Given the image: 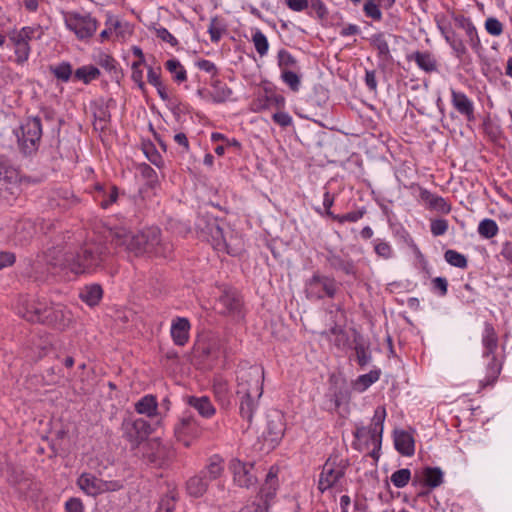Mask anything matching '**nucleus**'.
<instances>
[{"mask_svg":"<svg viewBox=\"0 0 512 512\" xmlns=\"http://www.w3.org/2000/svg\"><path fill=\"white\" fill-rule=\"evenodd\" d=\"M111 242L115 247L123 248L136 257L148 255L167 258L173 251V245L163 241L158 227H148L135 234L118 229L113 233Z\"/></svg>","mask_w":512,"mask_h":512,"instance_id":"obj_1","label":"nucleus"},{"mask_svg":"<svg viewBox=\"0 0 512 512\" xmlns=\"http://www.w3.org/2000/svg\"><path fill=\"white\" fill-rule=\"evenodd\" d=\"M481 345L484 376L479 379V386L480 388L492 387L501 374L505 357L498 352V334L490 322L484 323Z\"/></svg>","mask_w":512,"mask_h":512,"instance_id":"obj_2","label":"nucleus"},{"mask_svg":"<svg viewBox=\"0 0 512 512\" xmlns=\"http://www.w3.org/2000/svg\"><path fill=\"white\" fill-rule=\"evenodd\" d=\"M108 254L105 244L89 241L84 243L75 254L67 255L65 262L74 274L90 273L103 265Z\"/></svg>","mask_w":512,"mask_h":512,"instance_id":"obj_3","label":"nucleus"},{"mask_svg":"<svg viewBox=\"0 0 512 512\" xmlns=\"http://www.w3.org/2000/svg\"><path fill=\"white\" fill-rule=\"evenodd\" d=\"M17 144L24 156H32L38 151L41 137L42 124L39 116L27 117L25 122L15 131Z\"/></svg>","mask_w":512,"mask_h":512,"instance_id":"obj_4","label":"nucleus"},{"mask_svg":"<svg viewBox=\"0 0 512 512\" xmlns=\"http://www.w3.org/2000/svg\"><path fill=\"white\" fill-rule=\"evenodd\" d=\"M339 285L334 277L315 272L305 282L304 292L306 298L311 301L334 299L339 291Z\"/></svg>","mask_w":512,"mask_h":512,"instance_id":"obj_5","label":"nucleus"},{"mask_svg":"<svg viewBox=\"0 0 512 512\" xmlns=\"http://www.w3.org/2000/svg\"><path fill=\"white\" fill-rule=\"evenodd\" d=\"M122 436L131 445V449L140 448L152 434L151 424L143 418H126L121 425Z\"/></svg>","mask_w":512,"mask_h":512,"instance_id":"obj_6","label":"nucleus"},{"mask_svg":"<svg viewBox=\"0 0 512 512\" xmlns=\"http://www.w3.org/2000/svg\"><path fill=\"white\" fill-rule=\"evenodd\" d=\"M264 371L256 366L242 369L237 375V395L262 396Z\"/></svg>","mask_w":512,"mask_h":512,"instance_id":"obj_7","label":"nucleus"},{"mask_svg":"<svg viewBox=\"0 0 512 512\" xmlns=\"http://www.w3.org/2000/svg\"><path fill=\"white\" fill-rule=\"evenodd\" d=\"M203 433L197 419L190 413H184L174 425V437L177 442L189 448Z\"/></svg>","mask_w":512,"mask_h":512,"instance_id":"obj_8","label":"nucleus"},{"mask_svg":"<svg viewBox=\"0 0 512 512\" xmlns=\"http://www.w3.org/2000/svg\"><path fill=\"white\" fill-rule=\"evenodd\" d=\"M347 464L337 461V457H329L322 466L318 480V490L321 493L334 488L342 480L346 473Z\"/></svg>","mask_w":512,"mask_h":512,"instance_id":"obj_9","label":"nucleus"},{"mask_svg":"<svg viewBox=\"0 0 512 512\" xmlns=\"http://www.w3.org/2000/svg\"><path fill=\"white\" fill-rule=\"evenodd\" d=\"M65 23L80 40L91 38L98 27V22L95 18L89 14L83 15L78 12H68L65 17Z\"/></svg>","mask_w":512,"mask_h":512,"instance_id":"obj_10","label":"nucleus"},{"mask_svg":"<svg viewBox=\"0 0 512 512\" xmlns=\"http://www.w3.org/2000/svg\"><path fill=\"white\" fill-rule=\"evenodd\" d=\"M278 467L271 466L269 469L265 481L262 484L260 491L257 496V501L253 502L251 506L258 508V512H267L271 501L275 498L278 490Z\"/></svg>","mask_w":512,"mask_h":512,"instance_id":"obj_11","label":"nucleus"},{"mask_svg":"<svg viewBox=\"0 0 512 512\" xmlns=\"http://www.w3.org/2000/svg\"><path fill=\"white\" fill-rule=\"evenodd\" d=\"M229 470L232 473L234 484L238 487L249 489L258 482L254 463L233 458L229 462Z\"/></svg>","mask_w":512,"mask_h":512,"instance_id":"obj_12","label":"nucleus"},{"mask_svg":"<svg viewBox=\"0 0 512 512\" xmlns=\"http://www.w3.org/2000/svg\"><path fill=\"white\" fill-rule=\"evenodd\" d=\"M19 172L8 159L0 156V197L8 200L18 189Z\"/></svg>","mask_w":512,"mask_h":512,"instance_id":"obj_13","label":"nucleus"},{"mask_svg":"<svg viewBox=\"0 0 512 512\" xmlns=\"http://www.w3.org/2000/svg\"><path fill=\"white\" fill-rule=\"evenodd\" d=\"M49 306L50 305L44 300L24 298L20 300L18 309L19 313L27 321L44 324L45 314Z\"/></svg>","mask_w":512,"mask_h":512,"instance_id":"obj_14","label":"nucleus"},{"mask_svg":"<svg viewBox=\"0 0 512 512\" xmlns=\"http://www.w3.org/2000/svg\"><path fill=\"white\" fill-rule=\"evenodd\" d=\"M142 458L148 464L155 467H162L169 460L172 452L158 439L147 441L142 446Z\"/></svg>","mask_w":512,"mask_h":512,"instance_id":"obj_15","label":"nucleus"},{"mask_svg":"<svg viewBox=\"0 0 512 512\" xmlns=\"http://www.w3.org/2000/svg\"><path fill=\"white\" fill-rule=\"evenodd\" d=\"M220 313L232 317H243V297L236 289H225L218 298Z\"/></svg>","mask_w":512,"mask_h":512,"instance_id":"obj_16","label":"nucleus"},{"mask_svg":"<svg viewBox=\"0 0 512 512\" xmlns=\"http://www.w3.org/2000/svg\"><path fill=\"white\" fill-rule=\"evenodd\" d=\"M443 482V473L437 467H425L422 470L421 476L415 475L412 480V485H421L426 490L418 492V496L427 495L431 489L438 487Z\"/></svg>","mask_w":512,"mask_h":512,"instance_id":"obj_17","label":"nucleus"},{"mask_svg":"<svg viewBox=\"0 0 512 512\" xmlns=\"http://www.w3.org/2000/svg\"><path fill=\"white\" fill-rule=\"evenodd\" d=\"M454 25L457 30L454 34L455 37L464 36L465 41L473 48H476L479 45L480 40L478 38L477 30L470 18L456 16L454 18Z\"/></svg>","mask_w":512,"mask_h":512,"instance_id":"obj_18","label":"nucleus"},{"mask_svg":"<svg viewBox=\"0 0 512 512\" xmlns=\"http://www.w3.org/2000/svg\"><path fill=\"white\" fill-rule=\"evenodd\" d=\"M326 261L330 269L341 271L345 275L356 276L357 266L352 258L341 256L333 251H329L326 255Z\"/></svg>","mask_w":512,"mask_h":512,"instance_id":"obj_19","label":"nucleus"},{"mask_svg":"<svg viewBox=\"0 0 512 512\" xmlns=\"http://www.w3.org/2000/svg\"><path fill=\"white\" fill-rule=\"evenodd\" d=\"M46 312L45 325L64 330L71 323L70 313L66 312L60 305H50Z\"/></svg>","mask_w":512,"mask_h":512,"instance_id":"obj_20","label":"nucleus"},{"mask_svg":"<svg viewBox=\"0 0 512 512\" xmlns=\"http://www.w3.org/2000/svg\"><path fill=\"white\" fill-rule=\"evenodd\" d=\"M190 328V322L185 317H176L172 321L170 334L175 345H186L189 340Z\"/></svg>","mask_w":512,"mask_h":512,"instance_id":"obj_21","label":"nucleus"},{"mask_svg":"<svg viewBox=\"0 0 512 512\" xmlns=\"http://www.w3.org/2000/svg\"><path fill=\"white\" fill-rule=\"evenodd\" d=\"M394 446L402 456L411 457L415 453L414 438L405 430L394 431Z\"/></svg>","mask_w":512,"mask_h":512,"instance_id":"obj_22","label":"nucleus"},{"mask_svg":"<svg viewBox=\"0 0 512 512\" xmlns=\"http://www.w3.org/2000/svg\"><path fill=\"white\" fill-rule=\"evenodd\" d=\"M203 240L209 242L212 247L217 251H225L228 254L233 252L230 250L229 244L227 243L226 237L223 232V228L217 222L216 225L212 224V228L203 237Z\"/></svg>","mask_w":512,"mask_h":512,"instance_id":"obj_23","label":"nucleus"},{"mask_svg":"<svg viewBox=\"0 0 512 512\" xmlns=\"http://www.w3.org/2000/svg\"><path fill=\"white\" fill-rule=\"evenodd\" d=\"M224 467L225 461L223 457L219 454H213L208 458L207 464L200 472L207 476V479L211 482L222 477Z\"/></svg>","mask_w":512,"mask_h":512,"instance_id":"obj_24","label":"nucleus"},{"mask_svg":"<svg viewBox=\"0 0 512 512\" xmlns=\"http://www.w3.org/2000/svg\"><path fill=\"white\" fill-rule=\"evenodd\" d=\"M116 101L113 98L100 97L93 101L91 108L93 110V116L95 120L100 122H109L111 119L110 108L115 106Z\"/></svg>","mask_w":512,"mask_h":512,"instance_id":"obj_25","label":"nucleus"},{"mask_svg":"<svg viewBox=\"0 0 512 512\" xmlns=\"http://www.w3.org/2000/svg\"><path fill=\"white\" fill-rule=\"evenodd\" d=\"M186 403L204 418H211L216 413L215 407L207 396H188Z\"/></svg>","mask_w":512,"mask_h":512,"instance_id":"obj_26","label":"nucleus"},{"mask_svg":"<svg viewBox=\"0 0 512 512\" xmlns=\"http://www.w3.org/2000/svg\"><path fill=\"white\" fill-rule=\"evenodd\" d=\"M454 108L468 121L474 120V104L465 94L452 92Z\"/></svg>","mask_w":512,"mask_h":512,"instance_id":"obj_27","label":"nucleus"},{"mask_svg":"<svg viewBox=\"0 0 512 512\" xmlns=\"http://www.w3.org/2000/svg\"><path fill=\"white\" fill-rule=\"evenodd\" d=\"M209 483L210 481L207 479V476L199 472L197 475L188 479L186 482V490L190 496L199 498L206 493Z\"/></svg>","mask_w":512,"mask_h":512,"instance_id":"obj_28","label":"nucleus"},{"mask_svg":"<svg viewBox=\"0 0 512 512\" xmlns=\"http://www.w3.org/2000/svg\"><path fill=\"white\" fill-rule=\"evenodd\" d=\"M77 484L87 495L97 496L101 494V479L91 473H82L77 480Z\"/></svg>","mask_w":512,"mask_h":512,"instance_id":"obj_29","label":"nucleus"},{"mask_svg":"<svg viewBox=\"0 0 512 512\" xmlns=\"http://www.w3.org/2000/svg\"><path fill=\"white\" fill-rule=\"evenodd\" d=\"M407 60L414 61L421 70L427 73L437 70V61L429 52L415 51L407 55Z\"/></svg>","mask_w":512,"mask_h":512,"instance_id":"obj_30","label":"nucleus"},{"mask_svg":"<svg viewBox=\"0 0 512 512\" xmlns=\"http://www.w3.org/2000/svg\"><path fill=\"white\" fill-rule=\"evenodd\" d=\"M354 353L357 364L363 368L367 366L371 360L370 344L365 342L361 336L354 338Z\"/></svg>","mask_w":512,"mask_h":512,"instance_id":"obj_31","label":"nucleus"},{"mask_svg":"<svg viewBox=\"0 0 512 512\" xmlns=\"http://www.w3.org/2000/svg\"><path fill=\"white\" fill-rule=\"evenodd\" d=\"M134 408L138 414L146 415L149 418L155 417L158 414L157 398L152 394H147L135 403Z\"/></svg>","mask_w":512,"mask_h":512,"instance_id":"obj_32","label":"nucleus"},{"mask_svg":"<svg viewBox=\"0 0 512 512\" xmlns=\"http://www.w3.org/2000/svg\"><path fill=\"white\" fill-rule=\"evenodd\" d=\"M35 233L34 226L29 222H22L16 226L14 234V244L17 246L25 247L29 245Z\"/></svg>","mask_w":512,"mask_h":512,"instance_id":"obj_33","label":"nucleus"},{"mask_svg":"<svg viewBox=\"0 0 512 512\" xmlns=\"http://www.w3.org/2000/svg\"><path fill=\"white\" fill-rule=\"evenodd\" d=\"M99 65L104 68L111 76L113 80L117 83L124 77V73L121 67H119L118 62L114 57L108 54H101L99 56Z\"/></svg>","mask_w":512,"mask_h":512,"instance_id":"obj_34","label":"nucleus"},{"mask_svg":"<svg viewBox=\"0 0 512 512\" xmlns=\"http://www.w3.org/2000/svg\"><path fill=\"white\" fill-rule=\"evenodd\" d=\"M371 46L377 50V56L380 60L390 61L392 55L390 52L389 44L385 38V34L382 32L372 35L370 38Z\"/></svg>","mask_w":512,"mask_h":512,"instance_id":"obj_35","label":"nucleus"},{"mask_svg":"<svg viewBox=\"0 0 512 512\" xmlns=\"http://www.w3.org/2000/svg\"><path fill=\"white\" fill-rule=\"evenodd\" d=\"M102 297L103 289L99 284L87 285L80 292V299L91 307L98 305Z\"/></svg>","mask_w":512,"mask_h":512,"instance_id":"obj_36","label":"nucleus"},{"mask_svg":"<svg viewBox=\"0 0 512 512\" xmlns=\"http://www.w3.org/2000/svg\"><path fill=\"white\" fill-rule=\"evenodd\" d=\"M240 415L242 418L246 419L249 423H251L255 410L258 406V399L261 396H253L249 394V396L240 395Z\"/></svg>","mask_w":512,"mask_h":512,"instance_id":"obj_37","label":"nucleus"},{"mask_svg":"<svg viewBox=\"0 0 512 512\" xmlns=\"http://www.w3.org/2000/svg\"><path fill=\"white\" fill-rule=\"evenodd\" d=\"M210 96L215 103H224L232 96V90L228 85L218 79L212 82Z\"/></svg>","mask_w":512,"mask_h":512,"instance_id":"obj_38","label":"nucleus"},{"mask_svg":"<svg viewBox=\"0 0 512 512\" xmlns=\"http://www.w3.org/2000/svg\"><path fill=\"white\" fill-rule=\"evenodd\" d=\"M419 198L429 209L432 210H443L446 206L444 198L434 195L424 188H420Z\"/></svg>","mask_w":512,"mask_h":512,"instance_id":"obj_39","label":"nucleus"},{"mask_svg":"<svg viewBox=\"0 0 512 512\" xmlns=\"http://www.w3.org/2000/svg\"><path fill=\"white\" fill-rule=\"evenodd\" d=\"M350 393L346 385H334L330 388V401L333 408L337 410L343 403L349 401Z\"/></svg>","mask_w":512,"mask_h":512,"instance_id":"obj_40","label":"nucleus"},{"mask_svg":"<svg viewBox=\"0 0 512 512\" xmlns=\"http://www.w3.org/2000/svg\"><path fill=\"white\" fill-rule=\"evenodd\" d=\"M381 376L380 369L370 370L366 374L358 376L355 381V389L359 392H363L368 389L373 383L377 382Z\"/></svg>","mask_w":512,"mask_h":512,"instance_id":"obj_41","label":"nucleus"},{"mask_svg":"<svg viewBox=\"0 0 512 512\" xmlns=\"http://www.w3.org/2000/svg\"><path fill=\"white\" fill-rule=\"evenodd\" d=\"M49 71L58 81L61 82H68L73 74L72 65L66 61L56 65H50Z\"/></svg>","mask_w":512,"mask_h":512,"instance_id":"obj_42","label":"nucleus"},{"mask_svg":"<svg viewBox=\"0 0 512 512\" xmlns=\"http://www.w3.org/2000/svg\"><path fill=\"white\" fill-rule=\"evenodd\" d=\"M99 76L100 70L93 65L79 67L74 72V78L83 81L85 84H89L92 80L98 79Z\"/></svg>","mask_w":512,"mask_h":512,"instance_id":"obj_43","label":"nucleus"},{"mask_svg":"<svg viewBox=\"0 0 512 512\" xmlns=\"http://www.w3.org/2000/svg\"><path fill=\"white\" fill-rule=\"evenodd\" d=\"M477 232L482 238L491 239L498 234L499 227L495 220L484 218L479 222Z\"/></svg>","mask_w":512,"mask_h":512,"instance_id":"obj_44","label":"nucleus"},{"mask_svg":"<svg viewBox=\"0 0 512 512\" xmlns=\"http://www.w3.org/2000/svg\"><path fill=\"white\" fill-rule=\"evenodd\" d=\"M165 68L173 74V80L182 83L187 80V73L183 65L177 59H169L164 64Z\"/></svg>","mask_w":512,"mask_h":512,"instance_id":"obj_45","label":"nucleus"},{"mask_svg":"<svg viewBox=\"0 0 512 512\" xmlns=\"http://www.w3.org/2000/svg\"><path fill=\"white\" fill-rule=\"evenodd\" d=\"M308 9L307 14L321 22L326 20L329 14L328 8L322 0H309Z\"/></svg>","mask_w":512,"mask_h":512,"instance_id":"obj_46","label":"nucleus"},{"mask_svg":"<svg viewBox=\"0 0 512 512\" xmlns=\"http://www.w3.org/2000/svg\"><path fill=\"white\" fill-rule=\"evenodd\" d=\"M95 189L102 194V200L100 201V206L103 208V209H106L108 208L109 206H111L113 203H115L117 201V198H118V188L117 186L115 185H112L110 186L109 188V193L107 194L106 191L104 190V186L100 185V184H97L95 186Z\"/></svg>","mask_w":512,"mask_h":512,"instance_id":"obj_47","label":"nucleus"},{"mask_svg":"<svg viewBox=\"0 0 512 512\" xmlns=\"http://www.w3.org/2000/svg\"><path fill=\"white\" fill-rule=\"evenodd\" d=\"M284 433V426L281 418L278 416L277 419H270L267 422L266 437L271 441H277L282 437Z\"/></svg>","mask_w":512,"mask_h":512,"instance_id":"obj_48","label":"nucleus"},{"mask_svg":"<svg viewBox=\"0 0 512 512\" xmlns=\"http://www.w3.org/2000/svg\"><path fill=\"white\" fill-rule=\"evenodd\" d=\"M7 481L10 485L17 486L29 480L25 471L18 466L9 465L7 469Z\"/></svg>","mask_w":512,"mask_h":512,"instance_id":"obj_49","label":"nucleus"},{"mask_svg":"<svg viewBox=\"0 0 512 512\" xmlns=\"http://www.w3.org/2000/svg\"><path fill=\"white\" fill-rule=\"evenodd\" d=\"M217 222L218 220L214 217L199 214L195 221V228L199 233V236L202 238L206 233L210 231L212 224L215 226Z\"/></svg>","mask_w":512,"mask_h":512,"instance_id":"obj_50","label":"nucleus"},{"mask_svg":"<svg viewBox=\"0 0 512 512\" xmlns=\"http://www.w3.org/2000/svg\"><path fill=\"white\" fill-rule=\"evenodd\" d=\"M12 42L15 46V56H16V63L17 64H23L25 63L30 55V45L27 42H21L19 40L11 38Z\"/></svg>","mask_w":512,"mask_h":512,"instance_id":"obj_51","label":"nucleus"},{"mask_svg":"<svg viewBox=\"0 0 512 512\" xmlns=\"http://www.w3.org/2000/svg\"><path fill=\"white\" fill-rule=\"evenodd\" d=\"M146 63L133 62L131 65V79L138 86V88L142 91V93H146V84L143 80V70L142 67L145 66Z\"/></svg>","mask_w":512,"mask_h":512,"instance_id":"obj_52","label":"nucleus"},{"mask_svg":"<svg viewBox=\"0 0 512 512\" xmlns=\"http://www.w3.org/2000/svg\"><path fill=\"white\" fill-rule=\"evenodd\" d=\"M208 32L211 41L217 43L226 32V29L218 17H213L210 21Z\"/></svg>","mask_w":512,"mask_h":512,"instance_id":"obj_53","label":"nucleus"},{"mask_svg":"<svg viewBox=\"0 0 512 512\" xmlns=\"http://www.w3.org/2000/svg\"><path fill=\"white\" fill-rule=\"evenodd\" d=\"M138 170L150 188H154L158 184V175L150 165L142 163L138 166Z\"/></svg>","mask_w":512,"mask_h":512,"instance_id":"obj_54","label":"nucleus"},{"mask_svg":"<svg viewBox=\"0 0 512 512\" xmlns=\"http://www.w3.org/2000/svg\"><path fill=\"white\" fill-rule=\"evenodd\" d=\"M391 482L397 488L405 487L411 480V471L408 468H402L391 475Z\"/></svg>","mask_w":512,"mask_h":512,"instance_id":"obj_55","label":"nucleus"},{"mask_svg":"<svg viewBox=\"0 0 512 512\" xmlns=\"http://www.w3.org/2000/svg\"><path fill=\"white\" fill-rule=\"evenodd\" d=\"M143 152L146 155L147 159L155 166L160 168L163 165V159L160 153L155 148L154 144L149 142L143 144Z\"/></svg>","mask_w":512,"mask_h":512,"instance_id":"obj_56","label":"nucleus"},{"mask_svg":"<svg viewBox=\"0 0 512 512\" xmlns=\"http://www.w3.org/2000/svg\"><path fill=\"white\" fill-rule=\"evenodd\" d=\"M382 8L379 3L375 0H366L363 11L365 15L375 21H380L382 19V12L380 10Z\"/></svg>","mask_w":512,"mask_h":512,"instance_id":"obj_57","label":"nucleus"},{"mask_svg":"<svg viewBox=\"0 0 512 512\" xmlns=\"http://www.w3.org/2000/svg\"><path fill=\"white\" fill-rule=\"evenodd\" d=\"M252 41L258 54L260 56H264L269 49V43L266 36L260 30H256L252 36Z\"/></svg>","mask_w":512,"mask_h":512,"instance_id":"obj_58","label":"nucleus"},{"mask_svg":"<svg viewBox=\"0 0 512 512\" xmlns=\"http://www.w3.org/2000/svg\"><path fill=\"white\" fill-rule=\"evenodd\" d=\"M365 213H366L365 208H362V209H359V210H356V211L348 212V213L343 214V215H332V220L337 221L340 224H343L345 222H352L353 223V222H357L358 220L363 218Z\"/></svg>","mask_w":512,"mask_h":512,"instance_id":"obj_59","label":"nucleus"},{"mask_svg":"<svg viewBox=\"0 0 512 512\" xmlns=\"http://www.w3.org/2000/svg\"><path fill=\"white\" fill-rule=\"evenodd\" d=\"M176 506V495L171 492L161 497L156 512H174Z\"/></svg>","mask_w":512,"mask_h":512,"instance_id":"obj_60","label":"nucleus"},{"mask_svg":"<svg viewBox=\"0 0 512 512\" xmlns=\"http://www.w3.org/2000/svg\"><path fill=\"white\" fill-rule=\"evenodd\" d=\"M354 437L359 442H362L366 448H368L370 444L374 446V437L368 427H357L354 432Z\"/></svg>","mask_w":512,"mask_h":512,"instance_id":"obj_61","label":"nucleus"},{"mask_svg":"<svg viewBox=\"0 0 512 512\" xmlns=\"http://www.w3.org/2000/svg\"><path fill=\"white\" fill-rule=\"evenodd\" d=\"M282 80L290 87L294 92H297L300 88V77L293 71L284 69L281 74Z\"/></svg>","mask_w":512,"mask_h":512,"instance_id":"obj_62","label":"nucleus"},{"mask_svg":"<svg viewBox=\"0 0 512 512\" xmlns=\"http://www.w3.org/2000/svg\"><path fill=\"white\" fill-rule=\"evenodd\" d=\"M277 58L278 65L282 69V71L289 67H295L297 64V60L295 59V57L285 49L279 50Z\"/></svg>","mask_w":512,"mask_h":512,"instance_id":"obj_63","label":"nucleus"},{"mask_svg":"<svg viewBox=\"0 0 512 512\" xmlns=\"http://www.w3.org/2000/svg\"><path fill=\"white\" fill-rule=\"evenodd\" d=\"M374 251L379 257L384 259H389L393 255V250L389 243L379 239L374 241Z\"/></svg>","mask_w":512,"mask_h":512,"instance_id":"obj_64","label":"nucleus"}]
</instances>
